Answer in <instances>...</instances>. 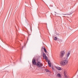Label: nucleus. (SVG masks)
<instances>
[{
	"label": "nucleus",
	"instance_id": "nucleus-1",
	"mask_svg": "<svg viewBox=\"0 0 78 78\" xmlns=\"http://www.w3.org/2000/svg\"><path fill=\"white\" fill-rule=\"evenodd\" d=\"M70 52L69 51L67 54L66 57L64 58L65 60L62 61L60 62V64L62 66H65V65L67 64L68 62V57L70 55Z\"/></svg>",
	"mask_w": 78,
	"mask_h": 78
},
{
	"label": "nucleus",
	"instance_id": "nucleus-2",
	"mask_svg": "<svg viewBox=\"0 0 78 78\" xmlns=\"http://www.w3.org/2000/svg\"><path fill=\"white\" fill-rule=\"evenodd\" d=\"M32 64L33 65H34V66H37L38 67H41L43 66L42 63H41L40 62H38L36 64V60L35 59H34V58L32 59Z\"/></svg>",
	"mask_w": 78,
	"mask_h": 78
},
{
	"label": "nucleus",
	"instance_id": "nucleus-3",
	"mask_svg": "<svg viewBox=\"0 0 78 78\" xmlns=\"http://www.w3.org/2000/svg\"><path fill=\"white\" fill-rule=\"evenodd\" d=\"M65 54L64 51H61L60 53V56L61 58H62Z\"/></svg>",
	"mask_w": 78,
	"mask_h": 78
},
{
	"label": "nucleus",
	"instance_id": "nucleus-4",
	"mask_svg": "<svg viewBox=\"0 0 78 78\" xmlns=\"http://www.w3.org/2000/svg\"><path fill=\"white\" fill-rule=\"evenodd\" d=\"M48 65H49V67H51V63L50 62V60H48Z\"/></svg>",
	"mask_w": 78,
	"mask_h": 78
},
{
	"label": "nucleus",
	"instance_id": "nucleus-5",
	"mask_svg": "<svg viewBox=\"0 0 78 78\" xmlns=\"http://www.w3.org/2000/svg\"><path fill=\"white\" fill-rule=\"evenodd\" d=\"M56 76L58 78H61V75L59 73L58 74L56 75Z\"/></svg>",
	"mask_w": 78,
	"mask_h": 78
},
{
	"label": "nucleus",
	"instance_id": "nucleus-6",
	"mask_svg": "<svg viewBox=\"0 0 78 78\" xmlns=\"http://www.w3.org/2000/svg\"><path fill=\"white\" fill-rule=\"evenodd\" d=\"M57 69L58 70H61V68L59 67H56Z\"/></svg>",
	"mask_w": 78,
	"mask_h": 78
},
{
	"label": "nucleus",
	"instance_id": "nucleus-7",
	"mask_svg": "<svg viewBox=\"0 0 78 78\" xmlns=\"http://www.w3.org/2000/svg\"><path fill=\"white\" fill-rule=\"evenodd\" d=\"M58 41L59 42H61L62 41V40L60 39H58Z\"/></svg>",
	"mask_w": 78,
	"mask_h": 78
},
{
	"label": "nucleus",
	"instance_id": "nucleus-8",
	"mask_svg": "<svg viewBox=\"0 0 78 78\" xmlns=\"http://www.w3.org/2000/svg\"><path fill=\"white\" fill-rule=\"evenodd\" d=\"M43 58H45V56H46V55H45V53H43Z\"/></svg>",
	"mask_w": 78,
	"mask_h": 78
},
{
	"label": "nucleus",
	"instance_id": "nucleus-9",
	"mask_svg": "<svg viewBox=\"0 0 78 78\" xmlns=\"http://www.w3.org/2000/svg\"><path fill=\"white\" fill-rule=\"evenodd\" d=\"M67 73V72H66V71H64V75L65 76H66V73Z\"/></svg>",
	"mask_w": 78,
	"mask_h": 78
},
{
	"label": "nucleus",
	"instance_id": "nucleus-10",
	"mask_svg": "<svg viewBox=\"0 0 78 78\" xmlns=\"http://www.w3.org/2000/svg\"><path fill=\"white\" fill-rule=\"evenodd\" d=\"M45 59L47 61H48V58H47V56H45Z\"/></svg>",
	"mask_w": 78,
	"mask_h": 78
},
{
	"label": "nucleus",
	"instance_id": "nucleus-11",
	"mask_svg": "<svg viewBox=\"0 0 78 78\" xmlns=\"http://www.w3.org/2000/svg\"><path fill=\"white\" fill-rule=\"evenodd\" d=\"M58 38H57V37H55L54 38V40H55V41H56L57 40V39H58Z\"/></svg>",
	"mask_w": 78,
	"mask_h": 78
},
{
	"label": "nucleus",
	"instance_id": "nucleus-12",
	"mask_svg": "<svg viewBox=\"0 0 78 78\" xmlns=\"http://www.w3.org/2000/svg\"><path fill=\"white\" fill-rule=\"evenodd\" d=\"M46 71L48 72H50V71H49V70H48V69H46Z\"/></svg>",
	"mask_w": 78,
	"mask_h": 78
},
{
	"label": "nucleus",
	"instance_id": "nucleus-13",
	"mask_svg": "<svg viewBox=\"0 0 78 78\" xmlns=\"http://www.w3.org/2000/svg\"><path fill=\"white\" fill-rule=\"evenodd\" d=\"M44 50L45 52V53H47V50H46V49H45V48H44Z\"/></svg>",
	"mask_w": 78,
	"mask_h": 78
},
{
	"label": "nucleus",
	"instance_id": "nucleus-14",
	"mask_svg": "<svg viewBox=\"0 0 78 78\" xmlns=\"http://www.w3.org/2000/svg\"><path fill=\"white\" fill-rule=\"evenodd\" d=\"M27 23V25H28L29 27H30V23H29V22H28V23Z\"/></svg>",
	"mask_w": 78,
	"mask_h": 78
},
{
	"label": "nucleus",
	"instance_id": "nucleus-15",
	"mask_svg": "<svg viewBox=\"0 0 78 78\" xmlns=\"http://www.w3.org/2000/svg\"><path fill=\"white\" fill-rule=\"evenodd\" d=\"M44 48H45V47H42V49H44Z\"/></svg>",
	"mask_w": 78,
	"mask_h": 78
},
{
	"label": "nucleus",
	"instance_id": "nucleus-16",
	"mask_svg": "<svg viewBox=\"0 0 78 78\" xmlns=\"http://www.w3.org/2000/svg\"><path fill=\"white\" fill-rule=\"evenodd\" d=\"M56 35L57 36H59V34H56Z\"/></svg>",
	"mask_w": 78,
	"mask_h": 78
},
{
	"label": "nucleus",
	"instance_id": "nucleus-17",
	"mask_svg": "<svg viewBox=\"0 0 78 78\" xmlns=\"http://www.w3.org/2000/svg\"><path fill=\"white\" fill-rule=\"evenodd\" d=\"M63 15H70V14H64Z\"/></svg>",
	"mask_w": 78,
	"mask_h": 78
},
{
	"label": "nucleus",
	"instance_id": "nucleus-18",
	"mask_svg": "<svg viewBox=\"0 0 78 78\" xmlns=\"http://www.w3.org/2000/svg\"><path fill=\"white\" fill-rule=\"evenodd\" d=\"M15 28H16V30H17V27H16V26H15Z\"/></svg>",
	"mask_w": 78,
	"mask_h": 78
},
{
	"label": "nucleus",
	"instance_id": "nucleus-19",
	"mask_svg": "<svg viewBox=\"0 0 78 78\" xmlns=\"http://www.w3.org/2000/svg\"><path fill=\"white\" fill-rule=\"evenodd\" d=\"M30 35H31V34H30L29 35H28L29 37L30 36Z\"/></svg>",
	"mask_w": 78,
	"mask_h": 78
},
{
	"label": "nucleus",
	"instance_id": "nucleus-20",
	"mask_svg": "<svg viewBox=\"0 0 78 78\" xmlns=\"http://www.w3.org/2000/svg\"><path fill=\"white\" fill-rule=\"evenodd\" d=\"M17 27L18 28H19V26H17Z\"/></svg>",
	"mask_w": 78,
	"mask_h": 78
},
{
	"label": "nucleus",
	"instance_id": "nucleus-21",
	"mask_svg": "<svg viewBox=\"0 0 78 78\" xmlns=\"http://www.w3.org/2000/svg\"><path fill=\"white\" fill-rule=\"evenodd\" d=\"M23 47L22 48V49H23Z\"/></svg>",
	"mask_w": 78,
	"mask_h": 78
},
{
	"label": "nucleus",
	"instance_id": "nucleus-22",
	"mask_svg": "<svg viewBox=\"0 0 78 78\" xmlns=\"http://www.w3.org/2000/svg\"><path fill=\"white\" fill-rule=\"evenodd\" d=\"M77 78H78V75L77 76Z\"/></svg>",
	"mask_w": 78,
	"mask_h": 78
},
{
	"label": "nucleus",
	"instance_id": "nucleus-23",
	"mask_svg": "<svg viewBox=\"0 0 78 78\" xmlns=\"http://www.w3.org/2000/svg\"><path fill=\"white\" fill-rule=\"evenodd\" d=\"M27 41H28V38H27Z\"/></svg>",
	"mask_w": 78,
	"mask_h": 78
},
{
	"label": "nucleus",
	"instance_id": "nucleus-24",
	"mask_svg": "<svg viewBox=\"0 0 78 78\" xmlns=\"http://www.w3.org/2000/svg\"><path fill=\"white\" fill-rule=\"evenodd\" d=\"M52 69H53V68H52Z\"/></svg>",
	"mask_w": 78,
	"mask_h": 78
},
{
	"label": "nucleus",
	"instance_id": "nucleus-25",
	"mask_svg": "<svg viewBox=\"0 0 78 78\" xmlns=\"http://www.w3.org/2000/svg\"><path fill=\"white\" fill-rule=\"evenodd\" d=\"M16 41H17V39H16Z\"/></svg>",
	"mask_w": 78,
	"mask_h": 78
},
{
	"label": "nucleus",
	"instance_id": "nucleus-26",
	"mask_svg": "<svg viewBox=\"0 0 78 78\" xmlns=\"http://www.w3.org/2000/svg\"><path fill=\"white\" fill-rule=\"evenodd\" d=\"M25 3H27V2H25Z\"/></svg>",
	"mask_w": 78,
	"mask_h": 78
}]
</instances>
